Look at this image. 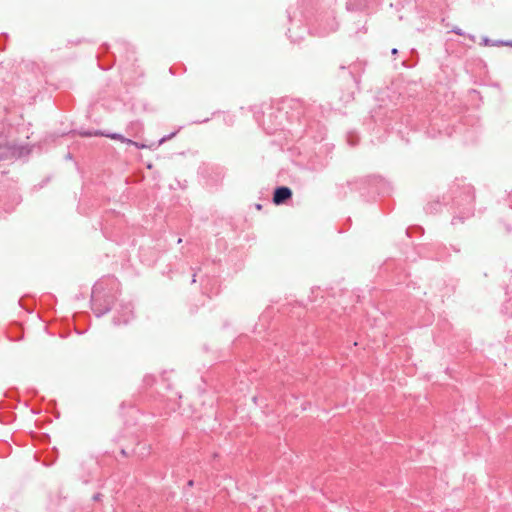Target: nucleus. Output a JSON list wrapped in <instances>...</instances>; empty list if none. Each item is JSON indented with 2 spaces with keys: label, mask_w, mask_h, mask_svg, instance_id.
<instances>
[{
  "label": "nucleus",
  "mask_w": 512,
  "mask_h": 512,
  "mask_svg": "<svg viewBox=\"0 0 512 512\" xmlns=\"http://www.w3.org/2000/svg\"><path fill=\"white\" fill-rule=\"evenodd\" d=\"M104 135L109 137V138H111V139H113V140H118V141H121L123 143H127V144H130V145H133V146H135V147H137L139 149H144V148L148 147L145 144H141V143L132 141L130 139H127L124 136H122L121 134L113 133V134H104Z\"/></svg>",
  "instance_id": "nucleus-2"
},
{
  "label": "nucleus",
  "mask_w": 512,
  "mask_h": 512,
  "mask_svg": "<svg viewBox=\"0 0 512 512\" xmlns=\"http://www.w3.org/2000/svg\"><path fill=\"white\" fill-rule=\"evenodd\" d=\"M397 52H398V51H397V49H396V48L392 49V54H397Z\"/></svg>",
  "instance_id": "nucleus-4"
},
{
  "label": "nucleus",
  "mask_w": 512,
  "mask_h": 512,
  "mask_svg": "<svg viewBox=\"0 0 512 512\" xmlns=\"http://www.w3.org/2000/svg\"><path fill=\"white\" fill-rule=\"evenodd\" d=\"M453 31L458 35H462V31L460 29H454Z\"/></svg>",
  "instance_id": "nucleus-3"
},
{
  "label": "nucleus",
  "mask_w": 512,
  "mask_h": 512,
  "mask_svg": "<svg viewBox=\"0 0 512 512\" xmlns=\"http://www.w3.org/2000/svg\"><path fill=\"white\" fill-rule=\"evenodd\" d=\"M292 195L291 190L288 187H279L275 190L273 201L275 204H281Z\"/></svg>",
  "instance_id": "nucleus-1"
}]
</instances>
